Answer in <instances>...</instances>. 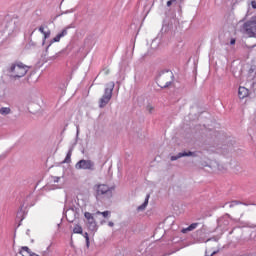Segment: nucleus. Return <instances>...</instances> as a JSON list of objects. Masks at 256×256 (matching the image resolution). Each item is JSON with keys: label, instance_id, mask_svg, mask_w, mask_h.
I'll list each match as a JSON object with an SVG mask.
<instances>
[{"label": "nucleus", "instance_id": "1", "mask_svg": "<svg viewBox=\"0 0 256 256\" xmlns=\"http://www.w3.org/2000/svg\"><path fill=\"white\" fill-rule=\"evenodd\" d=\"M27 71H29V66L23 64V62H15L7 67L6 75H8L10 79H21V77L27 75Z\"/></svg>", "mask_w": 256, "mask_h": 256}, {"label": "nucleus", "instance_id": "2", "mask_svg": "<svg viewBox=\"0 0 256 256\" xmlns=\"http://www.w3.org/2000/svg\"><path fill=\"white\" fill-rule=\"evenodd\" d=\"M175 81V75L171 70H161L156 75V83L161 89H169Z\"/></svg>", "mask_w": 256, "mask_h": 256}, {"label": "nucleus", "instance_id": "3", "mask_svg": "<svg viewBox=\"0 0 256 256\" xmlns=\"http://www.w3.org/2000/svg\"><path fill=\"white\" fill-rule=\"evenodd\" d=\"M96 191L95 197L97 200L101 199H111L113 197V189L114 187H109L105 184H98L94 186Z\"/></svg>", "mask_w": 256, "mask_h": 256}, {"label": "nucleus", "instance_id": "4", "mask_svg": "<svg viewBox=\"0 0 256 256\" xmlns=\"http://www.w3.org/2000/svg\"><path fill=\"white\" fill-rule=\"evenodd\" d=\"M113 89H115V82H110V83L106 84L104 94L99 99V108L100 109L107 107V105L109 104V101H111V99L113 97Z\"/></svg>", "mask_w": 256, "mask_h": 256}, {"label": "nucleus", "instance_id": "5", "mask_svg": "<svg viewBox=\"0 0 256 256\" xmlns=\"http://www.w3.org/2000/svg\"><path fill=\"white\" fill-rule=\"evenodd\" d=\"M243 35L256 38V17L246 21L240 28Z\"/></svg>", "mask_w": 256, "mask_h": 256}, {"label": "nucleus", "instance_id": "6", "mask_svg": "<svg viewBox=\"0 0 256 256\" xmlns=\"http://www.w3.org/2000/svg\"><path fill=\"white\" fill-rule=\"evenodd\" d=\"M75 169L83 171H95V163L93 160L81 159L75 164Z\"/></svg>", "mask_w": 256, "mask_h": 256}, {"label": "nucleus", "instance_id": "7", "mask_svg": "<svg viewBox=\"0 0 256 256\" xmlns=\"http://www.w3.org/2000/svg\"><path fill=\"white\" fill-rule=\"evenodd\" d=\"M19 29V21L17 20H10L6 23L4 28V33L7 37L9 35H13Z\"/></svg>", "mask_w": 256, "mask_h": 256}, {"label": "nucleus", "instance_id": "8", "mask_svg": "<svg viewBox=\"0 0 256 256\" xmlns=\"http://www.w3.org/2000/svg\"><path fill=\"white\" fill-rule=\"evenodd\" d=\"M79 211V207L77 206H72L66 210L65 215L68 223H73L75 219H79Z\"/></svg>", "mask_w": 256, "mask_h": 256}, {"label": "nucleus", "instance_id": "9", "mask_svg": "<svg viewBox=\"0 0 256 256\" xmlns=\"http://www.w3.org/2000/svg\"><path fill=\"white\" fill-rule=\"evenodd\" d=\"M235 151V148L233 147L232 142H228L227 144L218 145L216 148V152L220 153V155H230V153H233Z\"/></svg>", "mask_w": 256, "mask_h": 256}, {"label": "nucleus", "instance_id": "10", "mask_svg": "<svg viewBox=\"0 0 256 256\" xmlns=\"http://www.w3.org/2000/svg\"><path fill=\"white\" fill-rule=\"evenodd\" d=\"M73 28V24L65 27L60 33H58L53 39L49 41V45L46 46V53L49 51V47L52 43H59L63 37L67 35V30Z\"/></svg>", "mask_w": 256, "mask_h": 256}, {"label": "nucleus", "instance_id": "11", "mask_svg": "<svg viewBox=\"0 0 256 256\" xmlns=\"http://www.w3.org/2000/svg\"><path fill=\"white\" fill-rule=\"evenodd\" d=\"M95 215H97V214H92L91 212L84 213V217L88 221L89 231H97V229H98L97 222L95 221Z\"/></svg>", "mask_w": 256, "mask_h": 256}, {"label": "nucleus", "instance_id": "12", "mask_svg": "<svg viewBox=\"0 0 256 256\" xmlns=\"http://www.w3.org/2000/svg\"><path fill=\"white\" fill-rule=\"evenodd\" d=\"M181 157H199V152H192V151L179 152L177 155L171 156L170 161H177V159H181Z\"/></svg>", "mask_w": 256, "mask_h": 256}, {"label": "nucleus", "instance_id": "13", "mask_svg": "<svg viewBox=\"0 0 256 256\" xmlns=\"http://www.w3.org/2000/svg\"><path fill=\"white\" fill-rule=\"evenodd\" d=\"M229 219H231V215L225 214L217 220L218 227H227L229 225Z\"/></svg>", "mask_w": 256, "mask_h": 256}, {"label": "nucleus", "instance_id": "14", "mask_svg": "<svg viewBox=\"0 0 256 256\" xmlns=\"http://www.w3.org/2000/svg\"><path fill=\"white\" fill-rule=\"evenodd\" d=\"M238 97L239 99H245V97H249V89L240 86L238 89Z\"/></svg>", "mask_w": 256, "mask_h": 256}, {"label": "nucleus", "instance_id": "15", "mask_svg": "<svg viewBox=\"0 0 256 256\" xmlns=\"http://www.w3.org/2000/svg\"><path fill=\"white\" fill-rule=\"evenodd\" d=\"M210 169L212 171H223L225 167L221 164H219L217 161L210 162Z\"/></svg>", "mask_w": 256, "mask_h": 256}, {"label": "nucleus", "instance_id": "16", "mask_svg": "<svg viewBox=\"0 0 256 256\" xmlns=\"http://www.w3.org/2000/svg\"><path fill=\"white\" fill-rule=\"evenodd\" d=\"M199 225H201V223L199 222L192 223L187 228H183L181 230V233H189V231H195V229L198 228Z\"/></svg>", "mask_w": 256, "mask_h": 256}, {"label": "nucleus", "instance_id": "17", "mask_svg": "<svg viewBox=\"0 0 256 256\" xmlns=\"http://www.w3.org/2000/svg\"><path fill=\"white\" fill-rule=\"evenodd\" d=\"M235 205H245L246 207H248V205H255V203L241 202L239 200H233L232 202H230V208L235 207Z\"/></svg>", "mask_w": 256, "mask_h": 256}, {"label": "nucleus", "instance_id": "18", "mask_svg": "<svg viewBox=\"0 0 256 256\" xmlns=\"http://www.w3.org/2000/svg\"><path fill=\"white\" fill-rule=\"evenodd\" d=\"M149 197L150 195L147 194L144 203L137 207V211H145V209L147 208V205H149Z\"/></svg>", "mask_w": 256, "mask_h": 256}, {"label": "nucleus", "instance_id": "19", "mask_svg": "<svg viewBox=\"0 0 256 256\" xmlns=\"http://www.w3.org/2000/svg\"><path fill=\"white\" fill-rule=\"evenodd\" d=\"M73 155V146H71L66 154V157L62 163H71V156Z\"/></svg>", "mask_w": 256, "mask_h": 256}, {"label": "nucleus", "instance_id": "20", "mask_svg": "<svg viewBox=\"0 0 256 256\" xmlns=\"http://www.w3.org/2000/svg\"><path fill=\"white\" fill-rule=\"evenodd\" d=\"M16 219H20V221H23V219H25V212L23 211V205L20 207L19 211L17 212Z\"/></svg>", "mask_w": 256, "mask_h": 256}, {"label": "nucleus", "instance_id": "21", "mask_svg": "<svg viewBox=\"0 0 256 256\" xmlns=\"http://www.w3.org/2000/svg\"><path fill=\"white\" fill-rule=\"evenodd\" d=\"M11 108L9 107H2L0 108V115H10Z\"/></svg>", "mask_w": 256, "mask_h": 256}, {"label": "nucleus", "instance_id": "22", "mask_svg": "<svg viewBox=\"0 0 256 256\" xmlns=\"http://www.w3.org/2000/svg\"><path fill=\"white\" fill-rule=\"evenodd\" d=\"M174 1V3L177 5V3H178V13H182V11H183V7L181 6L182 4H183V0H173Z\"/></svg>", "mask_w": 256, "mask_h": 256}, {"label": "nucleus", "instance_id": "23", "mask_svg": "<svg viewBox=\"0 0 256 256\" xmlns=\"http://www.w3.org/2000/svg\"><path fill=\"white\" fill-rule=\"evenodd\" d=\"M95 214L96 215H102L104 218H107V217H109V215H111V211H109V210H106L104 212L97 211Z\"/></svg>", "mask_w": 256, "mask_h": 256}, {"label": "nucleus", "instance_id": "24", "mask_svg": "<svg viewBox=\"0 0 256 256\" xmlns=\"http://www.w3.org/2000/svg\"><path fill=\"white\" fill-rule=\"evenodd\" d=\"M73 233H77L79 235H83V228L79 225H76L73 229Z\"/></svg>", "mask_w": 256, "mask_h": 256}, {"label": "nucleus", "instance_id": "25", "mask_svg": "<svg viewBox=\"0 0 256 256\" xmlns=\"http://www.w3.org/2000/svg\"><path fill=\"white\" fill-rule=\"evenodd\" d=\"M43 35H44V38H43L42 45H45V41H47V39L51 37V30H48L47 32H43Z\"/></svg>", "mask_w": 256, "mask_h": 256}, {"label": "nucleus", "instance_id": "26", "mask_svg": "<svg viewBox=\"0 0 256 256\" xmlns=\"http://www.w3.org/2000/svg\"><path fill=\"white\" fill-rule=\"evenodd\" d=\"M62 53H65V51H60V52L56 53V55L52 56L50 59L52 61H55V59H57V57H61Z\"/></svg>", "mask_w": 256, "mask_h": 256}, {"label": "nucleus", "instance_id": "27", "mask_svg": "<svg viewBox=\"0 0 256 256\" xmlns=\"http://www.w3.org/2000/svg\"><path fill=\"white\" fill-rule=\"evenodd\" d=\"M146 110L151 114L153 111H155V107L151 106V104H148L146 106Z\"/></svg>", "mask_w": 256, "mask_h": 256}, {"label": "nucleus", "instance_id": "28", "mask_svg": "<svg viewBox=\"0 0 256 256\" xmlns=\"http://www.w3.org/2000/svg\"><path fill=\"white\" fill-rule=\"evenodd\" d=\"M84 238L86 239V247L89 248V234L87 232L84 233Z\"/></svg>", "mask_w": 256, "mask_h": 256}, {"label": "nucleus", "instance_id": "29", "mask_svg": "<svg viewBox=\"0 0 256 256\" xmlns=\"http://www.w3.org/2000/svg\"><path fill=\"white\" fill-rule=\"evenodd\" d=\"M74 11H75V9H70V10H67V11H65V12H62L61 13V15H65V14H67V13H74Z\"/></svg>", "mask_w": 256, "mask_h": 256}, {"label": "nucleus", "instance_id": "30", "mask_svg": "<svg viewBox=\"0 0 256 256\" xmlns=\"http://www.w3.org/2000/svg\"><path fill=\"white\" fill-rule=\"evenodd\" d=\"M166 5L167 7H171V5H176V4L174 3V0H169Z\"/></svg>", "mask_w": 256, "mask_h": 256}, {"label": "nucleus", "instance_id": "31", "mask_svg": "<svg viewBox=\"0 0 256 256\" xmlns=\"http://www.w3.org/2000/svg\"><path fill=\"white\" fill-rule=\"evenodd\" d=\"M53 179H54V183H59L61 177L55 176V177H53Z\"/></svg>", "mask_w": 256, "mask_h": 256}, {"label": "nucleus", "instance_id": "32", "mask_svg": "<svg viewBox=\"0 0 256 256\" xmlns=\"http://www.w3.org/2000/svg\"><path fill=\"white\" fill-rule=\"evenodd\" d=\"M39 31H40V33H42V35H43V33L46 32V31H45V28H44L43 26H40V27H39Z\"/></svg>", "mask_w": 256, "mask_h": 256}, {"label": "nucleus", "instance_id": "33", "mask_svg": "<svg viewBox=\"0 0 256 256\" xmlns=\"http://www.w3.org/2000/svg\"><path fill=\"white\" fill-rule=\"evenodd\" d=\"M202 167H210L211 168V164H207V162L202 163Z\"/></svg>", "mask_w": 256, "mask_h": 256}, {"label": "nucleus", "instance_id": "34", "mask_svg": "<svg viewBox=\"0 0 256 256\" xmlns=\"http://www.w3.org/2000/svg\"><path fill=\"white\" fill-rule=\"evenodd\" d=\"M251 5H252V9H256V1H252Z\"/></svg>", "mask_w": 256, "mask_h": 256}, {"label": "nucleus", "instance_id": "35", "mask_svg": "<svg viewBox=\"0 0 256 256\" xmlns=\"http://www.w3.org/2000/svg\"><path fill=\"white\" fill-rule=\"evenodd\" d=\"M235 43H236V40H235L234 38H232V39L230 40V45H235Z\"/></svg>", "mask_w": 256, "mask_h": 256}, {"label": "nucleus", "instance_id": "36", "mask_svg": "<svg viewBox=\"0 0 256 256\" xmlns=\"http://www.w3.org/2000/svg\"><path fill=\"white\" fill-rule=\"evenodd\" d=\"M42 256H49V251L45 250V251L42 253Z\"/></svg>", "mask_w": 256, "mask_h": 256}, {"label": "nucleus", "instance_id": "37", "mask_svg": "<svg viewBox=\"0 0 256 256\" xmlns=\"http://www.w3.org/2000/svg\"><path fill=\"white\" fill-rule=\"evenodd\" d=\"M207 241H218V239L213 237V238H209Z\"/></svg>", "mask_w": 256, "mask_h": 256}, {"label": "nucleus", "instance_id": "38", "mask_svg": "<svg viewBox=\"0 0 256 256\" xmlns=\"http://www.w3.org/2000/svg\"><path fill=\"white\" fill-rule=\"evenodd\" d=\"M108 225H109V227H114V226H115V223L109 222Z\"/></svg>", "mask_w": 256, "mask_h": 256}, {"label": "nucleus", "instance_id": "39", "mask_svg": "<svg viewBox=\"0 0 256 256\" xmlns=\"http://www.w3.org/2000/svg\"><path fill=\"white\" fill-rule=\"evenodd\" d=\"M46 251H48V253H51V245L47 247Z\"/></svg>", "mask_w": 256, "mask_h": 256}, {"label": "nucleus", "instance_id": "40", "mask_svg": "<svg viewBox=\"0 0 256 256\" xmlns=\"http://www.w3.org/2000/svg\"><path fill=\"white\" fill-rule=\"evenodd\" d=\"M197 233H203V229L198 230Z\"/></svg>", "mask_w": 256, "mask_h": 256}, {"label": "nucleus", "instance_id": "41", "mask_svg": "<svg viewBox=\"0 0 256 256\" xmlns=\"http://www.w3.org/2000/svg\"><path fill=\"white\" fill-rule=\"evenodd\" d=\"M217 251H214L210 256L216 255Z\"/></svg>", "mask_w": 256, "mask_h": 256}, {"label": "nucleus", "instance_id": "42", "mask_svg": "<svg viewBox=\"0 0 256 256\" xmlns=\"http://www.w3.org/2000/svg\"><path fill=\"white\" fill-rule=\"evenodd\" d=\"M249 73H253V68H250Z\"/></svg>", "mask_w": 256, "mask_h": 256}, {"label": "nucleus", "instance_id": "43", "mask_svg": "<svg viewBox=\"0 0 256 256\" xmlns=\"http://www.w3.org/2000/svg\"><path fill=\"white\" fill-rule=\"evenodd\" d=\"M205 256H211V255H205Z\"/></svg>", "mask_w": 256, "mask_h": 256}]
</instances>
